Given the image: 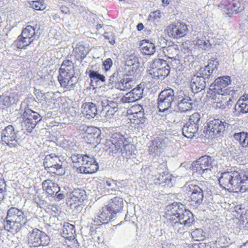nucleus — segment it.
Segmentation results:
<instances>
[{"instance_id":"58","label":"nucleus","mask_w":248,"mask_h":248,"mask_svg":"<svg viewBox=\"0 0 248 248\" xmlns=\"http://www.w3.org/2000/svg\"><path fill=\"white\" fill-rule=\"evenodd\" d=\"M87 156L86 155H82L78 154V164H79V168L81 167L83 165L85 160L87 158ZM79 170V168H78V171Z\"/></svg>"},{"instance_id":"6","label":"nucleus","mask_w":248,"mask_h":248,"mask_svg":"<svg viewBox=\"0 0 248 248\" xmlns=\"http://www.w3.org/2000/svg\"><path fill=\"white\" fill-rule=\"evenodd\" d=\"M36 37L35 29L28 25L23 30L21 35L14 41L12 46L19 49L25 48L34 40Z\"/></svg>"},{"instance_id":"53","label":"nucleus","mask_w":248,"mask_h":248,"mask_svg":"<svg viewBox=\"0 0 248 248\" xmlns=\"http://www.w3.org/2000/svg\"><path fill=\"white\" fill-rule=\"evenodd\" d=\"M232 2V5L233 6V14L240 12L243 10L244 6L239 2L238 0H233Z\"/></svg>"},{"instance_id":"9","label":"nucleus","mask_w":248,"mask_h":248,"mask_svg":"<svg viewBox=\"0 0 248 248\" xmlns=\"http://www.w3.org/2000/svg\"><path fill=\"white\" fill-rule=\"evenodd\" d=\"M17 133L18 131H16L13 125L6 126L1 134L2 142L11 147L17 146L21 142L17 136Z\"/></svg>"},{"instance_id":"10","label":"nucleus","mask_w":248,"mask_h":248,"mask_svg":"<svg viewBox=\"0 0 248 248\" xmlns=\"http://www.w3.org/2000/svg\"><path fill=\"white\" fill-rule=\"evenodd\" d=\"M49 237L42 231L35 229L28 235V243L31 247L45 246L49 243Z\"/></svg>"},{"instance_id":"31","label":"nucleus","mask_w":248,"mask_h":248,"mask_svg":"<svg viewBox=\"0 0 248 248\" xmlns=\"http://www.w3.org/2000/svg\"><path fill=\"white\" fill-rule=\"evenodd\" d=\"M196 125V124L193 125L186 123L182 128L183 135L187 138H192L195 136L199 128L198 126Z\"/></svg>"},{"instance_id":"15","label":"nucleus","mask_w":248,"mask_h":248,"mask_svg":"<svg viewBox=\"0 0 248 248\" xmlns=\"http://www.w3.org/2000/svg\"><path fill=\"white\" fill-rule=\"evenodd\" d=\"M23 116L25 119L24 124L26 125L28 124V128L30 130L35 127L42 118L37 112L33 111L29 108L25 109Z\"/></svg>"},{"instance_id":"2","label":"nucleus","mask_w":248,"mask_h":248,"mask_svg":"<svg viewBox=\"0 0 248 248\" xmlns=\"http://www.w3.org/2000/svg\"><path fill=\"white\" fill-rule=\"evenodd\" d=\"M241 179L240 173L237 171H227L221 173L218 179L220 186L225 189L235 192L241 191L239 181Z\"/></svg>"},{"instance_id":"19","label":"nucleus","mask_w":248,"mask_h":248,"mask_svg":"<svg viewBox=\"0 0 248 248\" xmlns=\"http://www.w3.org/2000/svg\"><path fill=\"white\" fill-rule=\"evenodd\" d=\"M98 163L94 158L87 156L83 164L79 168L78 172L85 174H91L95 172L98 170Z\"/></svg>"},{"instance_id":"28","label":"nucleus","mask_w":248,"mask_h":248,"mask_svg":"<svg viewBox=\"0 0 248 248\" xmlns=\"http://www.w3.org/2000/svg\"><path fill=\"white\" fill-rule=\"evenodd\" d=\"M81 109L82 113L86 115L88 118L94 117L97 113L96 106L93 103H84L82 106Z\"/></svg>"},{"instance_id":"3","label":"nucleus","mask_w":248,"mask_h":248,"mask_svg":"<svg viewBox=\"0 0 248 248\" xmlns=\"http://www.w3.org/2000/svg\"><path fill=\"white\" fill-rule=\"evenodd\" d=\"M182 189L190 198L191 205L196 207L202 203L203 189L199 186L194 184L193 182H189L185 184Z\"/></svg>"},{"instance_id":"54","label":"nucleus","mask_w":248,"mask_h":248,"mask_svg":"<svg viewBox=\"0 0 248 248\" xmlns=\"http://www.w3.org/2000/svg\"><path fill=\"white\" fill-rule=\"evenodd\" d=\"M132 146V145L129 144L127 140H126V141L123 145L121 149L119 150V152H121L122 155L124 154H127L128 153H129V154H131Z\"/></svg>"},{"instance_id":"17","label":"nucleus","mask_w":248,"mask_h":248,"mask_svg":"<svg viewBox=\"0 0 248 248\" xmlns=\"http://www.w3.org/2000/svg\"><path fill=\"white\" fill-rule=\"evenodd\" d=\"M161 59L155 60L152 63L151 66L152 68V70H150V74H151L154 78H156L158 79L162 80L164 79L166 77H167L169 73L170 70L168 68L164 67H160L157 68H155L154 67L158 66L159 64L161 65Z\"/></svg>"},{"instance_id":"41","label":"nucleus","mask_w":248,"mask_h":248,"mask_svg":"<svg viewBox=\"0 0 248 248\" xmlns=\"http://www.w3.org/2000/svg\"><path fill=\"white\" fill-rule=\"evenodd\" d=\"M233 0H223L219 5L220 9L226 14L230 15L233 14V6L232 5Z\"/></svg>"},{"instance_id":"59","label":"nucleus","mask_w":248,"mask_h":248,"mask_svg":"<svg viewBox=\"0 0 248 248\" xmlns=\"http://www.w3.org/2000/svg\"><path fill=\"white\" fill-rule=\"evenodd\" d=\"M65 2L68 3L69 6H72L73 8L75 6H78L80 3L79 0H66Z\"/></svg>"},{"instance_id":"33","label":"nucleus","mask_w":248,"mask_h":248,"mask_svg":"<svg viewBox=\"0 0 248 248\" xmlns=\"http://www.w3.org/2000/svg\"><path fill=\"white\" fill-rule=\"evenodd\" d=\"M228 95L225 96L227 100L226 101H222L221 102H217V107L220 108H225L226 107L230 108L232 105L233 103V99H234V94H235V91L233 90L229 91Z\"/></svg>"},{"instance_id":"52","label":"nucleus","mask_w":248,"mask_h":248,"mask_svg":"<svg viewBox=\"0 0 248 248\" xmlns=\"http://www.w3.org/2000/svg\"><path fill=\"white\" fill-rule=\"evenodd\" d=\"M31 5L34 9L36 10H43L46 8L45 3L40 0L31 1Z\"/></svg>"},{"instance_id":"25","label":"nucleus","mask_w":248,"mask_h":248,"mask_svg":"<svg viewBox=\"0 0 248 248\" xmlns=\"http://www.w3.org/2000/svg\"><path fill=\"white\" fill-rule=\"evenodd\" d=\"M86 198V192L85 190L80 189H75L70 194L71 204H77L79 205Z\"/></svg>"},{"instance_id":"42","label":"nucleus","mask_w":248,"mask_h":248,"mask_svg":"<svg viewBox=\"0 0 248 248\" xmlns=\"http://www.w3.org/2000/svg\"><path fill=\"white\" fill-rule=\"evenodd\" d=\"M112 214L109 213V211L108 209V207L106 206L102 208L101 213L98 216V219L100 222L103 224L107 223L112 218Z\"/></svg>"},{"instance_id":"35","label":"nucleus","mask_w":248,"mask_h":248,"mask_svg":"<svg viewBox=\"0 0 248 248\" xmlns=\"http://www.w3.org/2000/svg\"><path fill=\"white\" fill-rule=\"evenodd\" d=\"M218 64V62L217 60H210L207 65L203 67H201L200 69L199 73L201 75L206 76V71H209V70L207 69H211V73H216L217 70Z\"/></svg>"},{"instance_id":"64","label":"nucleus","mask_w":248,"mask_h":248,"mask_svg":"<svg viewBox=\"0 0 248 248\" xmlns=\"http://www.w3.org/2000/svg\"><path fill=\"white\" fill-rule=\"evenodd\" d=\"M160 13L159 11H156L150 15V17L155 18V16H156L157 17H160Z\"/></svg>"},{"instance_id":"11","label":"nucleus","mask_w":248,"mask_h":248,"mask_svg":"<svg viewBox=\"0 0 248 248\" xmlns=\"http://www.w3.org/2000/svg\"><path fill=\"white\" fill-rule=\"evenodd\" d=\"M231 83L230 77L229 76H222L217 78L210 86L208 94H213L214 93H221V92L230 91L227 86Z\"/></svg>"},{"instance_id":"18","label":"nucleus","mask_w":248,"mask_h":248,"mask_svg":"<svg viewBox=\"0 0 248 248\" xmlns=\"http://www.w3.org/2000/svg\"><path fill=\"white\" fill-rule=\"evenodd\" d=\"M207 79L205 75H194L191 79V88L194 93H198L204 90L206 87Z\"/></svg>"},{"instance_id":"5","label":"nucleus","mask_w":248,"mask_h":248,"mask_svg":"<svg viewBox=\"0 0 248 248\" xmlns=\"http://www.w3.org/2000/svg\"><path fill=\"white\" fill-rule=\"evenodd\" d=\"M62 163L60 156L51 154L46 156L43 164L48 172L62 176L65 173V168L62 167Z\"/></svg>"},{"instance_id":"8","label":"nucleus","mask_w":248,"mask_h":248,"mask_svg":"<svg viewBox=\"0 0 248 248\" xmlns=\"http://www.w3.org/2000/svg\"><path fill=\"white\" fill-rule=\"evenodd\" d=\"M174 91L171 88L162 91L158 95V108L159 111L164 112L170 108L174 101Z\"/></svg>"},{"instance_id":"40","label":"nucleus","mask_w":248,"mask_h":248,"mask_svg":"<svg viewBox=\"0 0 248 248\" xmlns=\"http://www.w3.org/2000/svg\"><path fill=\"white\" fill-rule=\"evenodd\" d=\"M234 139L238 141L244 147H248V134L245 132L235 133L233 136Z\"/></svg>"},{"instance_id":"61","label":"nucleus","mask_w":248,"mask_h":248,"mask_svg":"<svg viewBox=\"0 0 248 248\" xmlns=\"http://www.w3.org/2000/svg\"><path fill=\"white\" fill-rule=\"evenodd\" d=\"M209 70L206 71V75L205 76L206 78V79H207V82H209L210 79H211V80L212 79V78L213 77V73H211V69H208Z\"/></svg>"},{"instance_id":"20","label":"nucleus","mask_w":248,"mask_h":248,"mask_svg":"<svg viewBox=\"0 0 248 248\" xmlns=\"http://www.w3.org/2000/svg\"><path fill=\"white\" fill-rule=\"evenodd\" d=\"M101 105L102 109L101 112L108 119L111 118L118 110V108L115 106L116 104L106 98L101 101Z\"/></svg>"},{"instance_id":"37","label":"nucleus","mask_w":248,"mask_h":248,"mask_svg":"<svg viewBox=\"0 0 248 248\" xmlns=\"http://www.w3.org/2000/svg\"><path fill=\"white\" fill-rule=\"evenodd\" d=\"M124 74L123 67H120L118 68H117L112 75L109 77L108 86L112 85L113 84L115 85L116 83L119 81V80L121 79V76H124Z\"/></svg>"},{"instance_id":"26","label":"nucleus","mask_w":248,"mask_h":248,"mask_svg":"<svg viewBox=\"0 0 248 248\" xmlns=\"http://www.w3.org/2000/svg\"><path fill=\"white\" fill-rule=\"evenodd\" d=\"M124 202L122 198L118 197H114L110 200L107 206L109 213L116 214L123 208Z\"/></svg>"},{"instance_id":"4","label":"nucleus","mask_w":248,"mask_h":248,"mask_svg":"<svg viewBox=\"0 0 248 248\" xmlns=\"http://www.w3.org/2000/svg\"><path fill=\"white\" fill-rule=\"evenodd\" d=\"M214 159L208 155H204L194 161L190 166V169L194 171L198 172L202 177H207L211 173L213 168Z\"/></svg>"},{"instance_id":"27","label":"nucleus","mask_w":248,"mask_h":248,"mask_svg":"<svg viewBox=\"0 0 248 248\" xmlns=\"http://www.w3.org/2000/svg\"><path fill=\"white\" fill-rule=\"evenodd\" d=\"M42 187L43 189L51 196L56 194L60 190L57 184L49 179L43 181Z\"/></svg>"},{"instance_id":"57","label":"nucleus","mask_w":248,"mask_h":248,"mask_svg":"<svg viewBox=\"0 0 248 248\" xmlns=\"http://www.w3.org/2000/svg\"><path fill=\"white\" fill-rule=\"evenodd\" d=\"M71 160L72 161V163L73 164V167L77 168L78 170V168H79V164H78V154H73L72 155L71 157Z\"/></svg>"},{"instance_id":"7","label":"nucleus","mask_w":248,"mask_h":248,"mask_svg":"<svg viewBox=\"0 0 248 248\" xmlns=\"http://www.w3.org/2000/svg\"><path fill=\"white\" fill-rule=\"evenodd\" d=\"M127 138L120 133L111 134L109 139H106L104 149L109 153L116 154L119 152Z\"/></svg>"},{"instance_id":"39","label":"nucleus","mask_w":248,"mask_h":248,"mask_svg":"<svg viewBox=\"0 0 248 248\" xmlns=\"http://www.w3.org/2000/svg\"><path fill=\"white\" fill-rule=\"evenodd\" d=\"M88 51L85 46L80 44H77L73 50V53L78 60L84 59Z\"/></svg>"},{"instance_id":"38","label":"nucleus","mask_w":248,"mask_h":248,"mask_svg":"<svg viewBox=\"0 0 248 248\" xmlns=\"http://www.w3.org/2000/svg\"><path fill=\"white\" fill-rule=\"evenodd\" d=\"M140 63L138 62L137 59H130L127 60L125 62V68H123L124 69H127V68H128L127 70V72L126 73H129V71L131 72V73L132 75L135 73V71L137 70V69L139 67Z\"/></svg>"},{"instance_id":"55","label":"nucleus","mask_w":248,"mask_h":248,"mask_svg":"<svg viewBox=\"0 0 248 248\" xmlns=\"http://www.w3.org/2000/svg\"><path fill=\"white\" fill-rule=\"evenodd\" d=\"M104 36L105 38L108 40V41L110 44L113 45L115 44V39L112 33L106 32L104 34Z\"/></svg>"},{"instance_id":"62","label":"nucleus","mask_w":248,"mask_h":248,"mask_svg":"<svg viewBox=\"0 0 248 248\" xmlns=\"http://www.w3.org/2000/svg\"><path fill=\"white\" fill-rule=\"evenodd\" d=\"M6 191V188H0V202L3 200Z\"/></svg>"},{"instance_id":"12","label":"nucleus","mask_w":248,"mask_h":248,"mask_svg":"<svg viewBox=\"0 0 248 248\" xmlns=\"http://www.w3.org/2000/svg\"><path fill=\"white\" fill-rule=\"evenodd\" d=\"M7 218L17 223L21 226L26 227L28 226L30 220L27 219V217L21 210L16 207H11L7 212Z\"/></svg>"},{"instance_id":"44","label":"nucleus","mask_w":248,"mask_h":248,"mask_svg":"<svg viewBox=\"0 0 248 248\" xmlns=\"http://www.w3.org/2000/svg\"><path fill=\"white\" fill-rule=\"evenodd\" d=\"M172 222V225L174 230L180 234L184 233L186 231L187 227H189L177 219Z\"/></svg>"},{"instance_id":"63","label":"nucleus","mask_w":248,"mask_h":248,"mask_svg":"<svg viewBox=\"0 0 248 248\" xmlns=\"http://www.w3.org/2000/svg\"><path fill=\"white\" fill-rule=\"evenodd\" d=\"M61 12L65 14H69V10L68 7L65 5H62L61 7Z\"/></svg>"},{"instance_id":"56","label":"nucleus","mask_w":248,"mask_h":248,"mask_svg":"<svg viewBox=\"0 0 248 248\" xmlns=\"http://www.w3.org/2000/svg\"><path fill=\"white\" fill-rule=\"evenodd\" d=\"M112 61L110 58L107 59L103 62V65L104 66L105 70L106 71H108L110 69V67L112 65Z\"/></svg>"},{"instance_id":"51","label":"nucleus","mask_w":248,"mask_h":248,"mask_svg":"<svg viewBox=\"0 0 248 248\" xmlns=\"http://www.w3.org/2000/svg\"><path fill=\"white\" fill-rule=\"evenodd\" d=\"M201 119L200 114L198 112H195L190 116L188 122L187 123L193 125L196 124L199 127V123Z\"/></svg>"},{"instance_id":"24","label":"nucleus","mask_w":248,"mask_h":248,"mask_svg":"<svg viewBox=\"0 0 248 248\" xmlns=\"http://www.w3.org/2000/svg\"><path fill=\"white\" fill-rule=\"evenodd\" d=\"M165 57L172 61H179L180 60L179 50L176 45L168 46L163 49Z\"/></svg>"},{"instance_id":"50","label":"nucleus","mask_w":248,"mask_h":248,"mask_svg":"<svg viewBox=\"0 0 248 248\" xmlns=\"http://www.w3.org/2000/svg\"><path fill=\"white\" fill-rule=\"evenodd\" d=\"M196 45L202 50H206L209 48L211 46L209 41L204 39L198 40Z\"/></svg>"},{"instance_id":"21","label":"nucleus","mask_w":248,"mask_h":248,"mask_svg":"<svg viewBox=\"0 0 248 248\" xmlns=\"http://www.w3.org/2000/svg\"><path fill=\"white\" fill-rule=\"evenodd\" d=\"M133 75L129 71V73H125L123 78L120 79L119 82L116 83L115 87L122 91H127L134 86L135 82L131 77Z\"/></svg>"},{"instance_id":"30","label":"nucleus","mask_w":248,"mask_h":248,"mask_svg":"<svg viewBox=\"0 0 248 248\" xmlns=\"http://www.w3.org/2000/svg\"><path fill=\"white\" fill-rule=\"evenodd\" d=\"M140 47L141 53L144 55H152L155 52V44L146 40L141 41Z\"/></svg>"},{"instance_id":"23","label":"nucleus","mask_w":248,"mask_h":248,"mask_svg":"<svg viewBox=\"0 0 248 248\" xmlns=\"http://www.w3.org/2000/svg\"><path fill=\"white\" fill-rule=\"evenodd\" d=\"M144 91V85L140 84L133 89L131 92L126 94L127 96L123 99L125 102H134L142 97Z\"/></svg>"},{"instance_id":"48","label":"nucleus","mask_w":248,"mask_h":248,"mask_svg":"<svg viewBox=\"0 0 248 248\" xmlns=\"http://www.w3.org/2000/svg\"><path fill=\"white\" fill-rule=\"evenodd\" d=\"M89 76L91 78L92 81L94 80L96 82L105 81V77L104 75L99 74L97 71L90 70L89 72Z\"/></svg>"},{"instance_id":"32","label":"nucleus","mask_w":248,"mask_h":248,"mask_svg":"<svg viewBox=\"0 0 248 248\" xmlns=\"http://www.w3.org/2000/svg\"><path fill=\"white\" fill-rule=\"evenodd\" d=\"M162 142L160 139L156 137L151 142L149 143L148 151L150 155L158 154L162 147Z\"/></svg>"},{"instance_id":"47","label":"nucleus","mask_w":248,"mask_h":248,"mask_svg":"<svg viewBox=\"0 0 248 248\" xmlns=\"http://www.w3.org/2000/svg\"><path fill=\"white\" fill-rule=\"evenodd\" d=\"M228 92L229 91H224L219 93H214L213 94L209 95L210 98L216 101L217 105V102H221L220 100L222 101H226L227 99H226L225 96H227Z\"/></svg>"},{"instance_id":"45","label":"nucleus","mask_w":248,"mask_h":248,"mask_svg":"<svg viewBox=\"0 0 248 248\" xmlns=\"http://www.w3.org/2000/svg\"><path fill=\"white\" fill-rule=\"evenodd\" d=\"M70 77H72V76H70L67 73L60 72L58 78L62 87H66L69 86V83H71L69 80Z\"/></svg>"},{"instance_id":"1","label":"nucleus","mask_w":248,"mask_h":248,"mask_svg":"<svg viewBox=\"0 0 248 248\" xmlns=\"http://www.w3.org/2000/svg\"><path fill=\"white\" fill-rule=\"evenodd\" d=\"M168 212L166 214L167 217L170 221H174L177 219L189 226L194 221L193 214L180 203H173L169 207Z\"/></svg>"},{"instance_id":"49","label":"nucleus","mask_w":248,"mask_h":248,"mask_svg":"<svg viewBox=\"0 0 248 248\" xmlns=\"http://www.w3.org/2000/svg\"><path fill=\"white\" fill-rule=\"evenodd\" d=\"M142 110L143 108L140 105H137L133 107L131 109V111L133 112L134 114H136L134 117H137L138 120L140 119L139 121L142 122V121L143 120V111Z\"/></svg>"},{"instance_id":"36","label":"nucleus","mask_w":248,"mask_h":248,"mask_svg":"<svg viewBox=\"0 0 248 248\" xmlns=\"http://www.w3.org/2000/svg\"><path fill=\"white\" fill-rule=\"evenodd\" d=\"M74 64L71 61L65 60L63 62L59 70V72L67 73L70 76L74 75Z\"/></svg>"},{"instance_id":"29","label":"nucleus","mask_w":248,"mask_h":248,"mask_svg":"<svg viewBox=\"0 0 248 248\" xmlns=\"http://www.w3.org/2000/svg\"><path fill=\"white\" fill-rule=\"evenodd\" d=\"M75 226L69 223L64 224L63 226L62 236L70 241L75 239Z\"/></svg>"},{"instance_id":"46","label":"nucleus","mask_w":248,"mask_h":248,"mask_svg":"<svg viewBox=\"0 0 248 248\" xmlns=\"http://www.w3.org/2000/svg\"><path fill=\"white\" fill-rule=\"evenodd\" d=\"M206 232L202 229H196L191 232L192 238L196 241H201L205 238Z\"/></svg>"},{"instance_id":"13","label":"nucleus","mask_w":248,"mask_h":248,"mask_svg":"<svg viewBox=\"0 0 248 248\" xmlns=\"http://www.w3.org/2000/svg\"><path fill=\"white\" fill-rule=\"evenodd\" d=\"M169 36L173 38H179L185 36L188 32L187 25L182 22L173 23L167 27Z\"/></svg>"},{"instance_id":"16","label":"nucleus","mask_w":248,"mask_h":248,"mask_svg":"<svg viewBox=\"0 0 248 248\" xmlns=\"http://www.w3.org/2000/svg\"><path fill=\"white\" fill-rule=\"evenodd\" d=\"M178 100L177 106L179 110L181 112H186L190 110L194 102L190 97L184 94V92L180 91L177 96Z\"/></svg>"},{"instance_id":"14","label":"nucleus","mask_w":248,"mask_h":248,"mask_svg":"<svg viewBox=\"0 0 248 248\" xmlns=\"http://www.w3.org/2000/svg\"><path fill=\"white\" fill-rule=\"evenodd\" d=\"M229 124L225 121L218 119H214L209 122L207 130L216 136H221L223 134L226 128H228Z\"/></svg>"},{"instance_id":"60","label":"nucleus","mask_w":248,"mask_h":248,"mask_svg":"<svg viewBox=\"0 0 248 248\" xmlns=\"http://www.w3.org/2000/svg\"><path fill=\"white\" fill-rule=\"evenodd\" d=\"M113 184L115 185L113 180H108L106 182V186L109 187H111V190L112 191H115V189H114V187H112Z\"/></svg>"},{"instance_id":"34","label":"nucleus","mask_w":248,"mask_h":248,"mask_svg":"<svg viewBox=\"0 0 248 248\" xmlns=\"http://www.w3.org/2000/svg\"><path fill=\"white\" fill-rule=\"evenodd\" d=\"M3 225L5 230L12 232H18L22 227L14 220L7 218V217L4 220Z\"/></svg>"},{"instance_id":"43","label":"nucleus","mask_w":248,"mask_h":248,"mask_svg":"<svg viewBox=\"0 0 248 248\" xmlns=\"http://www.w3.org/2000/svg\"><path fill=\"white\" fill-rule=\"evenodd\" d=\"M241 179H239V185L241 187L240 192L248 191V172L240 173Z\"/></svg>"},{"instance_id":"22","label":"nucleus","mask_w":248,"mask_h":248,"mask_svg":"<svg viewBox=\"0 0 248 248\" xmlns=\"http://www.w3.org/2000/svg\"><path fill=\"white\" fill-rule=\"evenodd\" d=\"M233 113L237 116L248 113V94L239 99L234 106Z\"/></svg>"}]
</instances>
